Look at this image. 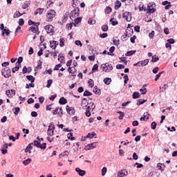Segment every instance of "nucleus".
Wrapping results in <instances>:
<instances>
[{
  "label": "nucleus",
  "mask_w": 177,
  "mask_h": 177,
  "mask_svg": "<svg viewBox=\"0 0 177 177\" xmlns=\"http://www.w3.org/2000/svg\"><path fill=\"white\" fill-rule=\"evenodd\" d=\"M19 26H23L24 24V19H19Z\"/></svg>",
  "instance_id": "obj_64"
},
{
  "label": "nucleus",
  "mask_w": 177,
  "mask_h": 177,
  "mask_svg": "<svg viewBox=\"0 0 177 177\" xmlns=\"http://www.w3.org/2000/svg\"><path fill=\"white\" fill-rule=\"evenodd\" d=\"M88 85H89V87L90 88H93V86H94V82H93V80H92V79H90V80H88Z\"/></svg>",
  "instance_id": "obj_35"
},
{
  "label": "nucleus",
  "mask_w": 177,
  "mask_h": 177,
  "mask_svg": "<svg viewBox=\"0 0 177 177\" xmlns=\"http://www.w3.org/2000/svg\"><path fill=\"white\" fill-rule=\"evenodd\" d=\"M103 71H105V73H110L113 71V65L111 64L105 63L101 66Z\"/></svg>",
  "instance_id": "obj_2"
},
{
  "label": "nucleus",
  "mask_w": 177,
  "mask_h": 177,
  "mask_svg": "<svg viewBox=\"0 0 177 177\" xmlns=\"http://www.w3.org/2000/svg\"><path fill=\"white\" fill-rule=\"evenodd\" d=\"M88 24H96V21L95 20H93L92 19H89L88 21Z\"/></svg>",
  "instance_id": "obj_53"
},
{
  "label": "nucleus",
  "mask_w": 177,
  "mask_h": 177,
  "mask_svg": "<svg viewBox=\"0 0 177 177\" xmlns=\"http://www.w3.org/2000/svg\"><path fill=\"white\" fill-rule=\"evenodd\" d=\"M157 168L160 171H164V169L165 168V165L161 164V163H158L157 164Z\"/></svg>",
  "instance_id": "obj_19"
},
{
  "label": "nucleus",
  "mask_w": 177,
  "mask_h": 177,
  "mask_svg": "<svg viewBox=\"0 0 177 177\" xmlns=\"http://www.w3.org/2000/svg\"><path fill=\"white\" fill-rule=\"evenodd\" d=\"M155 6H156V3H154V2H151V3H148L147 8H154Z\"/></svg>",
  "instance_id": "obj_57"
},
{
  "label": "nucleus",
  "mask_w": 177,
  "mask_h": 177,
  "mask_svg": "<svg viewBox=\"0 0 177 177\" xmlns=\"http://www.w3.org/2000/svg\"><path fill=\"white\" fill-rule=\"evenodd\" d=\"M116 68L118 70H122V68H125V66H124L122 64H118V65H116Z\"/></svg>",
  "instance_id": "obj_47"
},
{
  "label": "nucleus",
  "mask_w": 177,
  "mask_h": 177,
  "mask_svg": "<svg viewBox=\"0 0 177 177\" xmlns=\"http://www.w3.org/2000/svg\"><path fill=\"white\" fill-rule=\"evenodd\" d=\"M22 14L20 13V12H16L15 14H14V19H17V17H20V16H21Z\"/></svg>",
  "instance_id": "obj_43"
},
{
  "label": "nucleus",
  "mask_w": 177,
  "mask_h": 177,
  "mask_svg": "<svg viewBox=\"0 0 177 177\" xmlns=\"http://www.w3.org/2000/svg\"><path fill=\"white\" fill-rule=\"evenodd\" d=\"M149 120V116L144 115V117L140 118V121H147Z\"/></svg>",
  "instance_id": "obj_50"
},
{
  "label": "nucleus",
  "mask_w": 177,
  "mask_h": 177,
  "mask_svg": "<svg viewBox=\"0 0 177 177\" xmlns=\"http://www.w3.org/2000/svg\"><path fill=\"white\" fill-rule=\"evenodd\" d=\"M156 12V8L154 7L148 8L147 13H154Z\"/></svg>",
  "instance_id": "obj_42"
},
{
  "label": "nucleus",
  "mask_w": 177,
  "mask_h": 177,
  "mask_svg": "<svg viewBox=\"0 0 177 177\" xmlns=\"http://www.w3.org/2000/svg\"><path fill=\"white\" fill-rule=\"evenodd\" d=\"M55 16H56V11H55V10H51L48 11L47 15H46L47 21H52L53 19H55Z\"/></svg>",
  "instance_id": "obj_1"
},
{
  "label": "nucleus",
  "mask_w": 177,
  "mask_h": 177,
  "mask_svg": "<svg viewBox=\"0 0 177 177\" xmlns=\"http://www.w3.org/2000/svg\"><path fill=\"white\" fill-rule=\"evenodd\" d=\"M134 30L136 32H140V26H136L134 27Z\"/></svg>",
  "instance_id": "obj_62"
},
{
  "label": "nucleus",
  "mask_w": 177,
  "mask_h": 177,
  "mask_svg": "<svg viewBox=\"0 0 177 177\" xmlns=\"http://www.w3.org/2000/svg\"><path fill=\"white\" fill-rule=\"evenodd\" d=\"M68 139H70L71 140H74V139H75V138L73 137V133L68 134Z\"/></svg>",
  "instance_id": "obj_54"
},
{
  "label": "nucleus",
  "mask_w": 177,
  "mask_h": 177,
  "mask_svg": "<svg viewBox=\"0 0 177 177\" xmlns=\"http://www.w3.org/2000/svg\"><path fill=\"white\" fill-rule=\"evenodd\" d=\"M19 111H20V108H19V107H16V108L15 109L14 114H15V115H18Z\"/></svg>",
  "instance_id": "obj_56"
},
{
  "label": "nucleus",
  "mask_w": 177,
  "mask_h": 177,
  "mask_svg": "<svg viewBox=\"0 0 177 177\" xmlns=\"http://www.w3.org/2000/svg\"><path fill=\"white\" fill-rule=\"evenodd\" d=\"M93 92L95 95H100V89L97 88V86H95L93 88Z\"/></svg>",
  "instance_id": "obj_26"
},
{
  "label": "nucleus",
  "mask_w": 177,
  "mask_h": 177,
  "mask_svg": "<svg viewBox=\"0 0 177 177\" xmlns=\"http://www.w3.org/2000/svg\"><path fill=\"white\" fill-rule=\"evenodd\" d=\"M132 96L133 99H139L140 97V93L139 92H134Z\"/></svg>",
  "instance_id": "obj_24"
},
{
  "label": "nucleus",
  "mask_w": 177,
  "mask_h": 177,
  "mask_svg": "<svg viewBox=\"0 0 177 177\" xmlns=\"http://www.w3.org/2000/svg\"><path fill=\"white\" fill-rule=\"evenodd\" d=\"M34 143H30L26 148L25 149V153H29V154H31V150H32V145Z\"/></svg>",
  "instance_id": "obj_14"
},
{
  "label": "nucleus",
  "mask_w": 177,
  "mask_h": 177,
  "mask_svg": "<svg viewBox=\"0 0 177 177\" xmlns=\"http://www.w3.org/2000/svg\"><path fill=\"white\" fill-rule=\"evenodd\" d=\"M58 60H59V62H60V63H63V62H64V56L59 54L58 55Z\"/></svg>",
  "instance_id": "obj_36"
},
{
  "label": "nucleus",
  "mask_w": 177,
  "mask_h": 177,
  "mask_svg": "<svg viewBox=\"0 0 177 177\" xmlns=\"http://www.w3.org/2000/svg\"><path fill=\"white\" fill-rule=\"evenodd\" d=\"M26 78L28 80H29L31 83L35 82V77L32 75H27Z\"/></svg>",
  "instance_id": "obj_23"
},
{
  "label": "nucleus",
  "mask_w": 177,
  "mask_h": 177,
  "mask_svg": "<svg viewBox=\"0 0 177 177\" xmlns=\"http://www.w3.org/2000/svg\"><path fill=\"white\" fill-rule=\"evenodd\" d=\"M127 175H128V171H127V169H122V170H120L118 172L117 177H124V176H127Z\"/></svg>",
  "instance_id": "obj_8"
},
{
  "label": "nucleus",
  "mask_w": 177,
  "mask_h": 177,
  "mask_svg": "<svg viewBox=\"0 0 177 177\" xmlns=\"http://www.w3.org/2000/svg\"><path fill=\"white\" fill-rule=\"evenodd\" d=\"M28 24L29 26H35V27H38V26H39V22H34L32 20H29L28 21Z\"/></svg>",
  "instance_id": "obj_21"
},
{
  "label": "nucleus",
  "mask_w": 177,
  "mask_h": 177,
  "mask_svg": "<svg viewBox=\"0 0 177 177\" xmlns=\"http://www.w3.org/2000/svg\"><path fill=\"white\" fill-rule=\"evenodd\" d=\"M151 129H156L157 127V123L156 122H153L151 124Z\"/></svg>",
  "instance_id": "obj_55"
},
{
  "label": "nucleus",
  "mask_w": 177,
  "mask_h": 177,
  "mask_svg": "<svg viewBox=\"0 0 177 177\" xmlns=\"http://www.w3.org/2000/svg\"><path fill=\"white\" fill-rule=\"evenodd\" d=\"M94 136H96V133H88L86 138H88L89 139H93Z\"/></svg>",
  "instance_id": "obj_29"
},
{
  "label": "nucleus",
  "mask_w": 177,
  "mask_h": 177,
  "mask_svg": "<svg viewBox=\"0 0 177 177\" xmlns=\"http://www.w3.org/2000/svg\"><path fill=\"white\" fill-rule=\"evenodd\" d=\"M44 29L47 32L48 34H50L53 32V26L52 25H47L45 26Z\"/></svg>",
  "instance_id": "obj_12"
},
{
  "label": "nucleus",
  "mask_w": 177,
  "mask_h": 177,
  "mask_svg": "<svg viewBox=\"0 0 177 177\" xmlns=\"http://www.w3.org/2000/svg\"><path fill=\"white\" fill-rule=\"evenodd\" d=\"M75 45H77V46H82V43L80 40H76L75 41Z\"/></svg>",
  "instance_id": "obj_61"
},
{
  "label": "nucleus",
  "mask_w": 177,
  "mask_h": 177,
  "mask_svg": "<svg viewBox=\"0 0 177 177\" xmlns=\"http://www.w3.org/2000/svg\"><path fill=\"white\" fill-rule=\"evenodd\" d=\"M53 83V80H47L46 88H50V85H52Z\"/></svg>",
  "instance_id": "obj_40"
},
{
  "label": "nucleus",
  "mask_w": 177,
  "mask_h": 177,
  "mask_svg": "<svg viewBox=\"0 0 177 177\" xmlns=\"http://www.w3.org/2000/svg\"><path fill=\"white\" fill-rule=\"evenodd\" d=\"M88 100L85 98H84L82 101V106L83 107V109H84V107H86V106H88Z\"/></svg>",
  "instance_id": "obj_20"
},
{
  "label": "nucleus",
  "mask_w": 177,
  "mask_h": 177,
  "mask_svg": "<svg viewBox=\"0 0 177 177\" xmlns=\"http://www.w3.org/2000/svg\"><path fill=\"white\" fill-rule=\"evenodd\" d=\"M149 59H145L143 61H140L136 64H133L134 67H143L144 66H147L149 64Z\"/></svg>",
  "instance_id": "obj_3"
},
{
  "label": "nucleus",
  "mask_w": 177,
  "mask_h": 177,
  "mask_svg": "<svg viewBox=\"0 0 177 177\" xmlns=\"http://www.w3.org/2000/svg\"><path fill=\"white\" fill-rule=\"evenodd\" d=\"M57 45H59V42L56 41H50V46L52 49H56L57 47Z\"/></svg>",
  "instance_id": "obj_15"
},
{
  "label": "nucleus",
  "mask_w": 177,
  "mask_h": 177,
  "mask_svg": "<svg viewBox=\"0 0 177 177\" xmlns=\"http://www.w3.org/2000/svg\"><path fill=\"white\" fill-rule=\"evenodd\" d=\"M6 95H7V96L9 97H12V96H15V95H16V91L13 89L7 90L6 91Z\"/></svg>",
  "instance_id": "obj_11"
},
{
  "label": "nucleus",
  "mask_w": 177,
  "mask_h": 177,
  "mask_svg": "<svg viewBox=\"0 0 177 177\" xmlns=\"http://www.w3.org/2000/svg\"><path fill=\"white\" fill-rule=\"evenodd\" d=\"M155 32L154 30H152L151 32L149 33V37L151 39H153V37H154Z\"/></svg>",
  "instance_id": "obj_63"
},
{
  "label": "nucleus",
  "mask_w": 177,
  "mask_h": 177,
  "mask_svg": "<svg viewBox=\"0 0 177 177\" xmlns=\"http://www.w3.org/2000/svg\"><path fill=\"white\" fill-rule=\"evenodd\" d=\"M96 145H97V142H93L91 144H88L85 147V150H86V151L93 150V149H95V147H96Z\"/></svg>",
  "instance_id": "obj_10"
},
{
  "label": "nucleus",
  "mask_w": 177,
  "mask_h": 177,
  "mask_svg": "<svg viewBox=\"0 0 177 177\" xmlns=\"http://www.w3.org/2000/svg\"><path fill=\"white\" fill-rule=\"evenodd\" d=\"M55 132V124L53 123H50L48 129L47 130V133L48 136H53V133Z\"/></svg>",
  "instance_id": "obj_4"
},
{
  "label": "nucleus",
  "mask_w": 177,
  "mask_h": 177,
  "mask_svg": "<svg viewBox=\"0 0 177 177\" xmlns=\"http://www.w3.org/2000/svg\"><path fill=\"white\" fill-rule=\"evenodd\" d=\"M97 68H99V66L95 64L93 66L92 72H93V73H95V71H97Z\"/></svg>",
  "instance_id": "obj_44"
},
{
  "label": "nucleus",
  "mask_w": 177,
  "mask_h": 177,
  "mask_svg": "<svg viewBox=\"0 0 177 177\" xmlns=\"http://www.w3.org/2000/svg\"><path fill=\"white\" fill-rule=\"evenodd\" d=\"M23 62V57H19L18 58L17 62L18 63V66H19V67H21V62Z\"/></svg>",
  "instance_id": "obj_41"
},
{
  "label": "nucleus",
  "mask_w": 177,
  "mask_h": 177,
  "mask_svg": "<svg viewBox=\"0 0 177 177\" xmlns=\"http://www.w3.org/2000/svg\"><path fill=\"white\" fill-rule=\"evenodd\" d=\"M113 42L116 46H118V45H120V40L118 39H115L113 40Z\"/></svg>",
  "instance_id": "obj_60"
},
{
  "label": "nucleus",
  "mask_w": 177,
  "mask_h": 177,
  "mask_svg": "<svg viewBox=\"0 0 177 177\" xmlns=\"http://www.w3.org/2000/svg\"><path fill=\"white\" fill-rule=\"evenodd\" d=\"M102 30L104 31V32H106V31H109V26L107 25H103L101 28Z\"/></svg>",
  "instance_id": "obj_34"
},
{
  "label": "nucleus",
  "mask_w": 177,
  "mask_h": 177,
  "mask_svg": "<svg viewBox=\"0 0 177 177\" xmlns=\"http://www.w3.org/2000/svg\"><path fill=\"white\" fill-rule=\"evenodd\" d=\"M129 31H131V34H133V29H127L124 35L122 36V39H125V37H128V35H131V32L129 33Z\"/></svg>",
  "instance_id": "obj_16"
},
{
  "label": "nucleus",
  "mask_w": 177,
  "mask_h": 177,
  "mask_svg": "<svg viewBox=\"0 0 177 177\" xmlns=\"http://www.w3.org/2000/svg\"><path fill=\"white\" fill-rule=\"evenodd\" d=\"M106 172H107V168L106 167H103L102 169V176H104V175H106Z\"/></svg>",
  "instance_id": "obj_52"
},
{
  "label": "nucleus",
  "mask_w": 177,
  "mask_h": 177,
  "mask_svg": "<svg viewBox=\"0 0 177 177\" xmlns=\"http://www.w3.org/2000/svg\"><path fill=\"white\" fill-rule=\"evenodd\" d=\"M7 35L9 36V34H10V30H9V29H3V32H2V35Z\"/></svg>",
  "instance_id": "obj_32"
},
{
  "label": "nucleus",
  "mask_w": 177,
  "mask_h": 177,
  "mask_svg": "<svg viewBox=\"0 0 177 177\" xmlns=\"http://www.w3.org/2000/svg\"><path fill=\"white\" fill-rule=\"evenodd\" d=\"M66 109L68 114L70 115H74V114H75V110H74V108L69 107L68 105H67Z\"/></svg>",
  "instance_id": "obj_9"
},
{
  "label": "nucleus",
  "mask_w": 177,
  "mask_h": 177,
  "mask_svg": "<svg viewBox=\"0 0 177 177\" xmlns=\"http://www.w3.org/2000/svg\"><path fill=\"white\" fill-rule=\"evenodd\" d=\"M76 172L80 175V176H84L86 172L84 170H81V169L77 167L75 169Z\"/></svg>",
  "instance_id": "obj_17"
},
{
  "label": "nucleus",
  "mask_w": 177,
  "mask_h": 177,
  "mask_svg": "<svg viewBox=\"0 0 177 177\" xmlns=\"http://www.w3.org/2000/svg\"><path fill=\"white\" fill-rule=\"evenodd\" d=\"M123 19H126L127 21L129 22L132 20V12H125L122 15Z\"/></svg>",
  "instance_id": "obj_7"
},
{
  "label": "nucleus",
  "mask_w": 177,
  "mask_h": 177,
  "mask_svg": "<svg viewBox=\"0 0 177 177\" xmlns=\"http://www.w3.org/2000/svg\"><path fill=\"white\" fill-rule=\"evenodd\" d=\"M111 10L112 9L110 8V6L106 7V10H105V13H106V15H109L110 13H111Z\"/></svg>",
  "instance_id": "obj_46"
},
{
  "label": "nucleus",
  "mask_w": 177,
  "mask_h": 177,
  "mask_svg": "<svg viewBox=\"0 0 177 177\" xmlns=\"http://www.w3.org/2000/svg\"><path fill=\"white\" fill-rule=\"evenodd\" d=\"M121 8V1H116L115 3V9H120Z\"/></svg>",
  "instance_id": "obj_27"
},
{
  "label": "nucleus",
  "mask_w": 177,
  "mask_h": 177,
  "mask_svg": "<svg viewBox=\"0 0 177 177\" xmlns=\"http://www.w3.org/2000/svg\"><path fill=\"white\" fill-rule=\"evenodd\" d=\"M73 20L75 21V24H73V26H75V27H77L76 24H80V23H81L82 20V18L77 17V18H75Z\"/></svg>",
  "instance_id": "obj_18"
},
{
  "label": "nucleus",
  "mask_w": 177,
  "mask_h": 177,
  "mask_svg": "<svg viewBox=\"0 0 177 177\" xmlns=\"http://www.w3.org/2000/svg\"><path fill=\"white\" fill-rule=\"evenodd\" d=\"M39 147V149H41V150H45V149H46V143H43L42 145L40 144Z\"/></svg>",
  "instance_id": "obj_51"
},
{
  "label": "nucleus",
  "mask_w": 177,
  "mask_h": 177,
  "mask_svg": "<svg viewBox=\"0 0 177 177\" xmlns=\"http://www.w3.org/2000/svg\"><path fill=\"white\" fill-rule=\"evenodd\" d=\"M145 102H147V100L140 99L137 102V106H140V104H143Z\"/></svg>",
  "instance_id": "obj_28"
},
{
  "label": "nucleus",
  "mask_w": 177,
  "mask_h": 177,
  "mask_svg": "<svg viewBox=\"0 0 177 177\" xmlns=\"http://www.w3.org/2000/svg\"><path fill=\"white\" fill-rule=\"evenodd\" d=\"M80 16V10H74L71 11L70 14V19L72 20H74L75 19H77Z\"/></svg>",
  "instance_id": "obj_6"
},
{
  "label": "nucleus",
  "mask_w": 177,
  "mask_h": 177,
  "mask_svg": "<svg viewBox=\"0 0 177 177\" xmlns=\"http://www.w3.org/2000/svg\"><path fill=\"white\" fill-rule=\"evenodd\" d=\"M59 104H66L67 103V100L64 97H62L59 100Z\"/></svg>",
  "instance_id": "obj_22"
},
{
  "label": "nucleus",
  "mask_w": 177,
  "mask_h": 177,
  "mask_svg": "<svg viewBox=\"0 0 177 177\" xmlns=\"http://www.w3.org/2000/svg\"><path fill=\"white\" fill-rule=\"evenodd\" d=\"M30 162H31V159L30 158H28V159L23 161L24 165H28V164H30Z\"/></svg>",
  "instance_id": "obj_38"
},
{
  "label": "nucleus",
  "mask_w": 177,
  "mask_h": 177,
  "mask_svg": "<svg viewBox=\"0 0 177 177\" xmlns=\"http://www.w3.org/2000/svg\"><path fill=\"white\" fill-rule=\"evenodd\" d=\"M64 38H60L59 39V46H61V48H63V46H64Z\"/></svg>",
  "instance_id": "obj_37"
},
{
  "label": "nucleus",
  "mask_w": 177,
  "mask_h": 177,
  "mask_svg": "<svg viewBox=\"0 0 177 177\" xmlns=\"http://www.w3.org/2000/svg\"><path fill=\"white\" fill-rule=\"evenodd\" d=\"M85 114L86 117H91V109L87 108Z\"/></svg>",
  "instance_id": "obj_58"
},
{
  "label": "nucleus",
  "mask_w": 177,
  "mask_h": 177,
  "mask_svg": "<svg viewBox=\"0 0 177 177\" xmlns=\"http://www.w3.org/2000/svg\"><path fill=\"white\" fill-rule=\"evenodd\" d=\"M33 145L36 147H39V146H41V142L39 141L35 140Z\"/></svg>",
  "instance_id": "obj_48"
},
{
  "label": "nucleus",
  "mask_w": 177,
  "mask_h": 177,
  "mask_svg": "<svg viewBox=\"0 0 177 177\" xmlns=\"http://www.w3.org/2000/svg\"><path fill=\"white\" fill-rule=\"evenodd\" d=\"M29 31H32V32H34V34H37V35L39 34V29L38 28V26H31L30 28Z\"/></svg>",
  "instance_id": "obj_13"
},
{
  "label": "nucleus",
  "mask_w": 177,
  "mask_h": 177,
  "mask_svg": "<svg viewBox=\"0 0 177 177\" xmlns=\"http://www.w3.org/2000/svg\"><path fill=\"white\" fill-rule=\"evenodd\" d=\"M104 82L106 85H110V82H111V78H110V77L104 78Z\"/></svg>",
  "instance_id": "obj_25"
},
{
  "label": "nucleus",
  "mask_w": 177,
  "mask_h": 177,
  "mask_svg": "<svg viewBox=\"0 0 177 177\" xmlns=\"http://www.w3.org/2000/svg\"><path fill=\"white\" fill-rule=\"evenodd\" d=\"M158 60H160V59L158 58V56L153 55L152 56V59L151 62H152V63H156V62H158Z\"/></svg>",
  "instance_id": "obj_31"
},
{
  "label": "nucleus",
  "mask_w": 177,
  "mask_h": 177,
  "mask_svg": "<svg viewBox=\"0 0 177 177\" xmlns=\"http://www.w3.org/2000/svg\"><path fill=\"white\" fill-rule=\"evenodd\" d=\"M140 91L142 92L141 95H146L147 93V89L146 88H140Z\"/></svg>",
  "instance_id": "obj_45"
},
{
  "label": "nucleus",
  "mask_w": 177,
  "mask_h": 177,
  "mask_svg": "<svg viewBox=\"0 0 177 177\" xmlns=\"http://www.w3.org/2000/svg\"><path fill=\"white\" fill-rule=\"evenodd\" d=\"M162 73L164 72H160L158 74H157L155 77V81H158V80L160 79V77H161V75L162 74Z\"/></svg>",
  "instance_id": "obj_49"
},
{
  "label": "nucleus",
  "mask_w": 177,
  "mask_h": 177,
  "mask_svg": "<svg viewBox=\"0 0 177 177\" xmlns=\"http://www.w3.org/2000/svg\"><path fill=\"white\" fill-rule=\"evenodd\" d=\"M1 75H3L5 78H9V77L12 75L10 68H6V69H2Z\"/></svg>",
  "instance_id": "obj_5"
},
{
  "label": "nucleus",
  "mask_w": 177,
  "mask_h": 177,
  "mask_svg": "<svg viewBox=\"0 0 177 177\" xmlns=\"http://www.w3.org/2000/svg\"><path fill=\"white\" fill-rule=\"evenodd\" d=\"M134 53H136V50H130L125 54V56H132Z\"/></svg>",
  "instance_id": "obj_33"
},
{
  "label": "nucleus",
  "mask_w": 177,
  "mask_h": 177,
  "mask_svg": "<svg viewBox=\"0 0 177 177\" xmlns=\"http://www.w3.org/2000/svg\"><path fill=\"white\" fill-rule=\"evenodd\" d=\"M35 86V85L32 83H30L29 84H26V88L30 89V88H34Z\"/></svg>",
  "instance_id": "obj_39"
},
{
  "label": "nucleus",
  "mask_w": 177,
  "mask_h": 177,
  "mask_svg": "<svg viewBox=\"0 0 177 177\" xmlns=\"http://www.w3.org/2000/svg\"><path fill=\"white\" fill-rule=\"evenodd\" d=\"M92 93L88 91H85L83 95L84 96H91Z\"/></svg>",
  "instance_id": "obj_59"
},
{
  "label": "nucleus",
  "mask_w": 177,
  "mask_h": 177,
  "mask_svg": "<svg viewBox=\"0 0 177 177\" xmlns=\"http://www.w3.org/2000/svg\"><path fill=\"white\" fill-rule=\"evenodd\" d=\"M96 107V106L95 105V104L93 102H91L89 104V106L87 107V109L88 110H93V109H95Z\"/></svg>",
  "instance_id": "obj_30"
}]
</instances>
